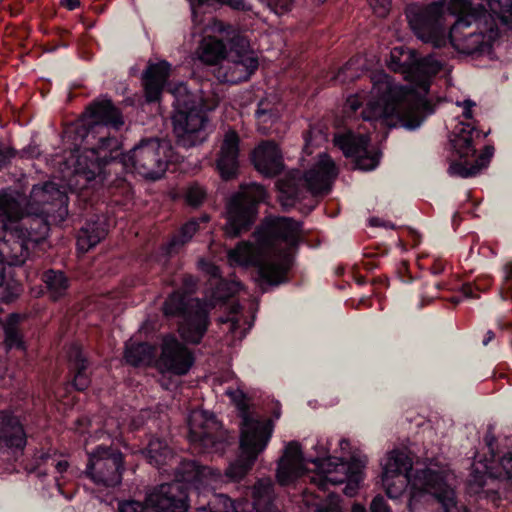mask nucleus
Returning a JSON list of instances; mask_svg holds the SVG:
<instances>
[{
  "label": "nucleus",
  "mask_w": 512,
  "mask_h": 512,
  "mask_svg": "<svg viewBox=\"0 0 512 512\" xmlns=\"http://www.w3.org/2000/svg\"><path fill=\"white\" fill-rule=\"evenodd\" d=\"M442 63L434 56L419 58L413 49L396 46L390 52L388 67L404 75L410 86H401L384 72L372 76V88L350 95L345 110L356 112L363 104V120L371 122L374 129L403 127L414 130L433 113L426 96L432 78L441 71Z\"/></svg>",
  "instance_id": "f257e3e1"
},
{
  "label": "nucleus",
  "mask_w": 512,
  "mask_h": 512,
  "mask_svg": "<svg viewBox=\"0 0 512 512\" xmlns=\"http://www.w3.org/2000/svg\"><path fill=\"white\" fill-rule=\"evenodd\" d=\"M255 245L241 242L228 252L232 266H254L259 278L278 285L285 280L303 239L302 223L288 217H269L254 232Z\"/></svg>",
  "instance_id": "f03ea898"
},
{
  "label": "nucleus",
  "mask_w": 512,
  "mask_h": 512,
  "mask_svg": "<svg viewBox=\"0 0 512 512\" xmlns=\"http://www.w3.org/2000/svg\"><path fill=\"white\" fill-rule=\"evenodd\" d=\"M382 486L391 499H397L409 488V510L415 512L419 499L428 494L433 496L444 512H453L455 506V491L452 488L454 474L446 467L430 463L423 470H413L412 458L402 450H392L381 461Z\"/></svg>",
  "instance_id": "7ed1b4c3"
},
{
  "label": "nucleus",
  "mask_w": 512,
  "mask_h": 512,
  "mask_svg": "<svg viewBox=\"0 0 512 512\" xmlns=\"http://www.w3.org/2000/svg\"><path fill=\"white\" fill-rule=\"evenodd\" d=\"M366 462L352 458L327 456L324 458L305 459L301 446L296 441L289 442L277 463L276 480L281 486H290L307 475L311 485L326 492L331 486L346 483L344 493L354 496L363 480Z\"/></svg>",
  "instance_id": "20e7f679"
},
{
  "label": "nucleus",
  "mask_w": 512,
  "mask_h": 512,
  "mask_svg": "<svg viewBox=\"0 0 512 512\" xmlns=\"http://www.w3.org/2000/svg\"><path fill=\"white\" fill-rule=\"evenodd\" d=\"M82 121L87 131L82 151L77 150L73 155L76 158L73 173L89 182L95 179L119 149L120 143L115 133L124 125V120L111 100L100 99L87 107Z\"/></svg>",
  "instance_id": "39448f33"
},
{
  "label": "nucleus",
  "mask_w": 512,
  "mask_h": 512,
  "mask_svg": "<svg viewBox=\"0 0 512 512\" xmlns=\"http://www.w3.org/2000/svg\"><path fill=\"white\" fill-rule=\"evenodd\" d=\"M171 92L175 107L172 123L177 143L185 148L201 145L213 132L214 126L207 113L217 107L221 95L215 88L212 95L201 89L197 100L184 83L176 85Z\"/></svg>",
  "instance_id": "423d86ee"
},
{
  "label": "nucleus",
  "mask_w": 512,
  "mask_h": 512,
  "mask_svg": "<svg viewBox=\"0 0 512 512\" xmlns=\"http://www.w3.org/2000/svg\"><path fill=\"white\" fill-rule=\"evenodd\" d=\"M405 15L411 30L424 43L441 48L447 43V16L473 21V17L491 15L483 7H472L468 0L438 1L430 5L410 4Z\"/></svg>",
  "instance_id": "0eeeda50"
},
{
  "label": "nucleus",
  "mask_w": 512,
  "mask_h": 512,
  "mask_svg": "<svg viewBox=\"0 0 512 512\" xmlns=\"http://www.w3.org/2000/svg\"><path fill=\"white\" fill-rule=\"evenodd\" d=\"M27 201V213L31 214L35 227L31 225L28 236H19V241L12 247L13 254L8 256L11 263H24L28 258L30 248L43 239L48 233V220L58 218L63 220L67 215L68 197L65 191L53 182L34 185Z\"/></svg>",
  "instance_id": "6e6552de"
},
{
  "label": "nucleus",
  "mask_w": 512,
  "mask_h": 512,
  "mask_svg": "<svg viewBox=\"0 0 512 512\" xmlns=\"http://www.w3.org/2000/svg\"><path fill=\"white\" fill-rule=\"evenodd\" d=\"M489 8L495 15L473 17V21L460 18L450 28L447 42L460 53H490L494 41L499 36L497 20L512 29V0H489Z\"/></svg>",
  "instance_id": "1a4fd4ad"
},
{
  "label": "nucleus",
  "mask_w": 512,
  "mask_h": 512,
  "mask_svg": "<svg viewBox=\"0 0 512 512\" xmlns=\"http://www.w3.org/2000/svg\"><path fill=\"white\" fill-rule=\"evenodd\" d=\"M31 214L27 213L25 197L11 189L0 192V286L6 278V265L18 266L23 263H11L8 256L13 254L12 247L19 236H28L33 227Z\"/></svg>",
  "instance_id": "9d476101"
},
{
  "label": "nucleus",
  "mask_w": 512,
  "mask_h": 512,
  "mask_svg": "<svg viewBox=\"0 0 512 512\" xmlns=\"http://www.w3.org/2000/svg\"><path fill=\"white\" fill-rule=\"evenodd\" d=\"M339 170L327 153H320L310 168L300 177L291 172L277 182L279 201L284 208H290L304 196V187L312 194L327 193L338 176Z\"/></svg>",
  "instance_id": "9b49d317"
},
{
  "label": "nucleus",
  "mask_w": 512,
  "mask_h": 512,
  "mask_svg": "<svg viewBox=\"0 0 512 512\" xmlns=\"http://www.w3.org/2000/svg\"><path fill=\"white\" fill-rule=\"evenodd\" d=\"M205 8L197 13V23L193 21V35L201 34V40L195 50V55L202 63L218 65L228 56L230 50L236 47H244L247 40L232 25L209 17L204 18Z\"/></svg>",
  "instance_id": "f8f14e48"
},
{
  "label": "nucleus",
  "mask_w": 512,
  "mask_h": 512,
  "mask_svg": "<svg viewBox=\"0 0 512 512\" xmlns=\"http://www.w3.org/2000/svg\"><path fill=\"white\" fill-rule=\"evenodd\" d=\"M479 136L480 132L469 122H458L455 125L450 134L449 142L453 154L458 160H452L450 163L448 173L451 176L461 178L473 177L488 166L494 153L492 146H486L473 162L470 161L475 156V140Z\"/></svg>",
  "instance_id": "ddd939ff"
},
{
  "label": "nucleus",
  "mask_w": 512,
  "mask_h": 512,
  "mask_svg": "<svg viewBox=\"0 0 512 512\" xmlns=\"http://www.w3.org/2000/svg\"><path fill=\"white\" fill-rule=\"evenodd\" d=\"M273 433V424L244 417L240 432L241 453L230 463L225 475L232 481L242 479L253 467L258 455L262 453Z\"/></svg>",
  "instance_id": "4468645a"
},
{
  "label": "nucleus",
  "mask_w": 512,
  "mask_h": 512,
  "mask_svg": "<svg viewBox=\"0 0 512 512\" xmlns=\"http://www.w3.org/2000/svg\"><path fill=\"white\" fill-rule=\"evenodd\" d=\"M163 312L166 316L182 317L178 331L188 343L198 344L207 331L209 305L206 302L174 292L165 301Z\"/></svg>",
  "instance_id": "2eb2a0df"
},
{
  "label": "nucleus",
  "mask_w": 512,
  "mask_h": 512,
  "mask_svg": "<svg viewBox=\"0 0 512 512\" xmlns=\"http://www.w3.org/2000/svg\"><path fill=\"white\" fill-rule=\"evenodd\" d=\"M169 150L166 142L156 138L144 139L122 155L121 162L129 172L156 180L161 178L167 169Z\"/></svg>",
  "instance_id": "dca6fc26"
},
{
  "label": "nucleus",
  "mask_w": 512,
  "mask_h": 512,
  "mask_svg": "<svg viewBox=\"0 0 512 512\" xmlns=\"http://www.w3.org/2000/svg\"><path fill=\"white\" fill-rule=\"evenodd\" d=\"M266 198L265 188L257 183L240 186L227 204L225 232L231 237L246 231L257 216V205Z\"/></svg>",
  "instance_id": "f3484780"
},
{
  "label": "nucleus",
  "mask_w": 512,
  "mask_h": 512,
  "mask_svg": "<svg viewBox=\"0 0 512 512\" xmlns=\"http://www.w3.org/2000/svg\"><path fill=\"white\" fill-rule=\"evenodd\" d=\"M122 453L111 447L98 446L88 453L85 475L99 488H114L122 481Z\"/></svg>",
  "instance_id": "a211bd4d"
},
{
  "label": "nucleus",
  "mask_w": 512,
  "mask_h": 512,
  "mask_svg": "<svg viewBox=\"0 0 512 512\" xmlns=\"http://www.w3.org/2000/svg\"><path fill=\"white\" fill-rule=\"evenodd\" d=\"M189 440L204 452H220L224 442L221 441V425L216 417L203 410H193L188 416Z\"/></svg>",
  "instance_id": "6ab92c4d"
},
{
  "label": "nucleus",
  "mask_w": 512,
  "mask_h": 512,
  "mask_svg": "<svg viewBox=\"0 0 512 512\" xmlns=\"http://www.w3.org/2000/svg\"><path fill=\"white\" fill-rule=\"evenodd\" d=\"M244 47H236L228 53L214 71V76L221 83L237 84L247 80L258 68V59Z\"/></svg>",
  "instance_id": "aec40b11"
},
{
  "label": "nucleus",
  "mask_w": 512,
  "mask_h": 512,
  "mask_svg": "<svg viewBox=\"0 0 512 512\" xmlns=\"http://www.w3.org/2000/svg\"><path fill=\"white\" fill-rule=\"evenodd\" d=\"M369 141L368 135H356L353 132L337 135L334 138L335 145L346 157L354 158L356 168L363 171L375 169L380 161V153L369 146Z\"/></svg>",
  "instance_id": "412c9836"
},
{
  "label": "nucleus",
  "mask_w": 512,
  "mask_h": 512,
  "mask_svg": "<svg viewBox=\"0 0 512 512\" xmlns=\"http://www.w3.org/2000/svg\"><path fill=\"white\" fill-rule=\"evenodd\" d=\"M194 364L193 353L173 335H166L161 345V354L156 361L160 372L182 376Z\"/></svg>",
  "instance_id": "4be33fe9"
},
{
  "label": "nucleus",
  "mask_w": 512,
  "mask_h": 512,
  "mask_svg": "<svg viewBox=\"0 0 512 512\" xmlns=\"http://www.w3.org/2000/svg\"><path fill=\"white\" fill-rule=\"evenodd\" d=\"M146 503L155 512H186L189 508L186 485L177 482L161 484L147 494Z\"/></svg>",
  "instance_id": "5701e85b"
},
{
  "label": "nucleus",
  "mask_w": 512,
  "mask_h": 512,
  "mask_svg": "<svg viewBox=\"0 0 512 512\" xmlns=\"http://www.w3.org/2000/svg\"><path fill=\"white\" fill-rule=\"evenodd\" d=\"M173 471L175 481L181 484H190L195 489L206 488L221 479V472L211 467L201 466L194 460H185L174 463L169 467Z\"/></svg>",
  "instance_id": "b1692460"
},
{
  "label": "nucleus",
  "mask_w": 512,
  "mask_h": 512,
  "mask_svg": "<svg viewBox=\"0 0 512 512\" xmlns=\"http://www.w3.org/2000/svg\"><path fill=\"white\" fill-rule=\"evenodd\" d=\"M488 477L500 480L512 479V452L505 453L493 466L481 460L473 462L470 483L481 488Z\"/></svg>",
  "instance_id": "393cba45"
},
{
  "label": "nucleus",
  "mask_w": 512,
  "mask_h": 512,
  "mask_svg": "<svg viewBox=\"0 0 512 512\" xmlns=\"http://www.w3.org/2000/svg\"><path fill=\"white\" fill-rule=\"evenodd\" d=\"M254 167L264 176H274L283 168L282 154L273 141L261 142L252 152Z\"/></svg>",
  "instance_id": "a878e982"
},
{
  "label": "nucleus",
  "mask_w": 512,
  "mask_h": 512,
  "mask_svg": "<svg viewBox=\"0 0 512 512\" xmlns=\"http://www.w3.org/2000/svg\"><path fill=\"white\" fill-rule=\"evenodd\" d=\"M239 142V136L235 131L229 130L225 133L217 159V169L225 180H229L237 174Z\"/></svg>",
  "instance_id": "bb28decb"
},
{
  "label": "nucleus",
  "mask_w": 512,
  "mask_h": 512,
  "mask_svg": "<svg viewBox=\"0 0 512 512\" xmlns=\"http://www.w3.org/2000/svg\"><path fill=\"white\" fill-rule=\"evenodd\" d=\"M171 66L167 61L150 64L144 73V90L148 102L159 100L169 77Z\"/></svg>",
  "instance_id": "cd10ccee"
},
{
  "label": "nucleus",
  "mask_w": 512,
  "mask_h": 512,
  "mask_svg": "<svg viewBox=\"0 0 512 512\" xmlns=\"http://www.w3.org/2000/svg\"><path fill=\"white\" fill-rule=\"evenodd\" d=\"M26 445V434L19 420L0 411V447L23 449Z\"/></svg>",
  "instance_id": "c85d7f7f"
},
{
  "label": "nucleus",
  "mask_w": 512,
  "mask_h": 512,
  "mask_svg": "<svg viewBox=\"0 0 512 512\" xmlns=\"http://www.w3.org/2000/svg\"><path fill=\"white\" fill-rule=\"evenodd\" d=\"M148 462L163 472H169V467L174 463H178V456L173 452L172 448L166 441L154 438L149 441L145 450Z\"/></svg>",
  "instance_id": "c756f323"
},
{
  "label": "nucleus",
  "mask_w": 512,
  "mask_h": 512,
  "mask_svg": "<svg viewBox=\"0 0 512 512\" xmlns=\"http://www.w3.org/2000/svg\"><path fill=\"white\" fill-rule=\"evenodd\" d=\"M240 306L233 305L229 316L225 319H220L221 329L226 332V341L229 345H234L236 341H241L247 331L250 329L251 324L240 315Z\"/></svg>",
  "instance_id": "7c9ffc66"
},
{
  "label": "nucleus",
  "mask_w": 512,
  "mask_h": 512,
  "mask_svg": "<svg viewBox=\"0 0 512 512\" xmlns=\"http://www.w3.org/2000/svg\"><path fill=\"white\" fill-rule=\"evenodd\" d=\"M107 233L104 221L97 219L93 222H88L81 228L77 238L78 249L82 252H87L89 249L96 246Z\"/></svg>",
  "instance_id": "2f4dec72"
},
{
  "label": "nucleus",
  "mask_w": 512,
  "mask_h": 512,
  "mask_svg": "<svg viewBox=\"0 0 512 512\" xmlns=\"http://www.w3.org/2000/svg\"><path fill=\"white\" fill-rule=\"evenodd\" d=\"M252 508L255 512H278L272 501L273 484L271 479H261L253 487Z\"/></svg>",
  "instance_id": "473e14b6"
},
{
  "label": "nucleus",
  "mask_w": 512,
  "mask_h": 512,
  "mask_svg": "<svg viewBox=\"0 0 512 512\" xmlns=\"http://www.w3.org/2000/svg\"><path fill=\"white\" fill-rule=\"evenodd\" d=\"M199 268L206 274L210 275L217 284V289L214 293V297L218 300H224L232 294L236 293L240 289V283L238 282H227L220 279V271L217 266L201 259L198 262Z\"/></svg>",
  "instance_id": "72a5a7b5"
},
{
  "label": "nucleus",
  "mask_w": 512,
  "mask_h": 512,
  "mask_svg": "<svg viewBox=\"0 0 512 512\" xmlns=\"http://www.w3.org/2000/svg\"><path fill=\"white\" fill-rule=\"evenodd\" d=\"M154 357V348L148 343L128 342L125 349L126 361L133 365H145L151 363Z\"/></svg>",
  "instance_id": "f704fd0d"
},
{
  "label": "nucleus",
  "mask_w": 512,
  "mask_h": 512,
  "mask_svg": "<svg viewBox=\"0 0 512 512\" xmlns=\"http://www.w3.org/2000/svg\"><path fill=\"white\" fill-rule=\"evenodd\" d=\"M199 221L208 222L209 216L204 215L201 218H199V220L192 219L185 223L181 227L179 234L173 237L171 241L167 244V246L164 248L165 254L171 255L173 253H176L182 245L188 242L198 230Z\"/></svg>",
  "instance_id": "c9c22d12"
},
{
  "label": "nucleus",
  "mask_w": 512,
  "mask_h": 512,
  "mask_svg": "<svg viewBox=\"0 0 512 512\" xmlns=\"http://www.w3.org/2000/svg\"><path fill=\"white\" fill-rule=\"evenodd\" d=\"M208 505L209 511L205 507H199V512H250V504L247 501L235 503L224 494H213Z\"/></svg>",
  "instance_id": "e433bc0d"
},
{
  "label": "nucleus",
  "mask_w": 512,
  "mask_h": 512,
  "mask_svg": "<svg viewBox=\"0 0 512 512\" xmlns=\"http://www.w3.org/2000/svg\"><path fill=\"white\" fill-rule=\"evenodd\" d=\"M69 361L76 370L73 385L77 390H85L90 383L86 373V359L79 347L74 346L69 352Z\"/></svg>",
  "instance_id": "4c0bfd02"
},
{
  "label": "nucleus",
  "mask_w": 512,
  "mask_h": 512,
  "mask_svg": "<svg viewBox=\"0 0 512 512\" xmlns=\"http://www.w3.org/2000/svg\"><path fill=\"white\" fill-rule=\"evenodd\" d=\"M43 280L46 283L50 296L55 300L62 297L68 289V279L60 271H47L44 274Z\"/></svg>",
  "instance_id": "58836bf2"
},
{
  "label": "nucleus",
  "mask_w": 512,
  "mask_h": 512,
  "mask_svg": "<svg viewBox=\"0 0 512 512\" xmlns=\"http://www.w3.org/2000/svg\"><path fill=\"white\" fill-rule=\"evenodd\" d=\"M312 494L313 492L307 489L303 492V498L306 505L314 507L316 512H344L338 495L329 494L325 500L316 502L310 499Z\"/></svg>",
  "instance_id": "ea45409f"
},
{
  "label": "nucleus",
  "mask_w": 512,
  "mask_h": 512,
  "mask_svg": "<svg viewBox=\"0 0 512 512\" xmlns=\"http://www.w3.org/2000/svg\"><path fill=\"white\" fill-rule=\"evenodd\" d=\"M255 117L258 130L263 134H267L270 126L277 121L279 115L277 110L272 108L267 101H260L258 109L255 112Z\"/></svg>",
  "instance_id": "a19ab883"
},
{
  "label": "nucleus",
  "mask_w": 512,
  "mask_h": 512,
  "mask_svg": "<svg viewBox=\"0 0 512 512\" xmlns=\"http://www.w3.org/2000/svg\"><path fill=\"white\" fill-rule=\"evenodd\" d=\"M191 11L193 13L194 21L197 23V13L200 9L212 6L214 3L227 5L234 10L247 11L250 10V5L246 0H189Z\"/></svg>",
  "instance_id": "79ce46f5"
},
{
  "label": "nucleus",
  "mask_w": 512,
  "mask_h": 512,
  "mask_svg": "<svg viewBox=\"0 0 512 512\" xmlns=\"http://www.w3.org/2000/svg\"><path fill=\"white\" fill-rule=\"evenodd\" d=\"M39 459L43 464L46 466L54 467L56 472L61 475V477H56V485L58 488V491L62 493V485L64 483V476L63 474L68 471L69 463L65 459L57 460L55 457H51L48 454H41Z\"/></svg>",
  "instance_id": "37998d69"
},
{
  "label": "nucleus",
  "mask_w": 512,
  "mask_h": 512,
  "mask_svg": "<svg viewBox=\"0 0 512 512\" xmlns=\"http://www.w3.org/2000/svg\"><path fill=\"white\" fill-rule=\"evenodd\" d=\"M327 141V135L319 128H311L305 136L303 152L311 155L315 147L322 146Z\"/></svg>",
  "instance_id": "c03bdc74"
},
{
  "label": "nucleus",
  "mask_w": 512,
  "mask_h": 512,
  "mask_svg": "<svg viewBox=\"0 0 512 512\" xmlns=\"http://www.w3.org/2000/svg\"><path fill=\"white\" fill-rule=\"evenodd\" d=\"M226 394L231 398V400L235 403V405L237 406V408L240 410L241 412V418H242V421H241V424H243V421H244V417H249L251 419H257L259 421H263V422H266V421H269L271 424H272V421L269 420V419H259L257 417H254L252 415H250L247 411H246V404H245V396L243 394V392L241 390H227L226 391ZM242 425H240L241 427Z\"/></svg>",
  "instance_id": "a18cd8bd"
},
{
  "label": "nucleus",
  "mask_w": 512,
  "mask_h": 512,
  "mask_svg": "<svg viewBox=\"0 0 512 512\" xmlns=\"http://www.w3.org/2000/svg\"><path fill=\"white\" fill-rule=\"evenodd\" d=\"M264 3L271 11L277 15H282L289 12L295 0H260Z\"/></svg>",
  "instance_id": "49530a36"
},
{
  "label": "nucleus",
  "mask_w": 512,
  "mask_h": 512,
  "mask_svg": "<svg viewBox=\"0 0 512 512\" xmlns=\"http://www.w3.org/2000/svg\"><path fill=\"white\" fill-rule=\"evenodd\" d=\"M117 512H149V510L143 502L127 499L118 501Z\"/></svg>",
  "instance_id": "de8ad7c7"
},
{
  "label": "nucleus",
  "mask_w": 512,
  "mask_h": 512,
  "mask_svg": "<svg viewBox=\"0 0 512 512\" xmlns=\"http://www.w3.org/2000/svg\"><path fill=\"white\" fill-rule=\"evenodd\" d=\"M206 196L205 189L199 184H192L188 187L186 192V200L193 206H198L202 203Z\"/></svg>",
  "instance_id": "09e8293b"
},
{
  "label": "nucleus",
  "mask_w": 512,
  "mask_h": 512,
  "mask_svg": "<svg viewBox=\"0 0 512 512\" xmlns=\"http://www.w3.org/2000/svg\"><path fill=\"white\" fill-rule=\"evenodd\" d=\"M373 13L378 17H386L392 6V0H367Z\"/></svg>",
  "instance_id": "8fccbe9b"
},
{
  "label": "nucleus",
  "mask_w": 512,
  "mask_h": 512,
  "mask_svg": "<svg viewBox=\"0 0 512 512\" xmlns=\"http://www.w3.org/2000/svg\"><path fill=\"white\" fill-rule=\"evenodd\" d=\"M5 343L10 349L20 348L23 344L19 333L10 326L5 328Z\"/></svg>",
  "instance_id": "3c124183"
},
{
  "label": "nucleus",
  "mask_w": 512,
  "mask_h": 512,
  "mask_svg": "<svg viewBox=\"0 0 512 512\" xmlns=\"http://www.w3.org/2000/svg\"><path fill=\"white\" fill-rule=\"evenodd\" d=\"M370 510L371 512H391L384 497L381 495L374 497L370 505Z\"/></svg>",
  "instance_id": "603ef678"
},
{
  "label": "nucleus",
  "mask_w": 512,
  "mask_h": 512,
  "mask_svg": "<svg viewBox=\"0 0 512 512\" xmlns=\"http://www.w3.org/2000/svg\"><path fill=\"white\" fill-rule=\"evenodd\" d=\"M457 105L463 108L462 115L465 119L469 120L472 118V108L475 106L473 101L464 100L463 102H457Z\"/></svg>",
  "instance_id": "864d4df0"
},
{
  "label": "nucleus",
  "mask_w": 512,
  "mask_h": 512,
  "mask_svg": "<svg viewBox=\"0 0 512 512\" xmlns=\"http://www.w3.org/2000/svg\"><path fill=\"white\" fill-rule=\"evenodd\" d=\"M461 292L465 298H476L477 297V295L474 293V287L471 284L463 285Z\"/></svg>",
  "instance_id": "5fc2aeb1"
},
{
  "label": "nucleus",
  "mask_w": 512,
  "mask_h": 512,
  "mask_svg": "<svg viewBox=\"0 0 512 512\" xmlns=\"http://www.w3.org/2000/svg\"><path fill=\"white\" fill-rule=\"evenodd\" d=\"M503 271L505 284L509 287V282L512 281V262L507 263L504 266Z\"/></svg>",
  "instance_id": "6e6d98bb"
},
{
  "label": "nucleus",
  "mask_w": 512,
  "mask_h": 512,
  "mask_svg": "<svg viewBox=\"0 0 512 512\" xmlns=\"http://www.w3.org/2000/svg\"><path fill=\"white\" fill-rule=\"evenodd\" d=\"M369 222H370V225L374 226V227L383 226V227L391 228V229L394 228V225L392 223L384 222L379 218H371Z\"/></svg>",
  "instance_id": "4d7b16f0"
},
{
  "label": "nucleus",
  "mask_w": 512,
  "mask_h": 512,
  "mask_svg": "<svg viewBox=\"0 0 512 512\" xmlns=\"http://www.w3.org/2000/svg\"><path fill=\"white\" fill-rule=\"evenodd\" d=\"M61 4L68 10H74L80 5V1L79 0H61Z\"/></svg>",
  "instance_id": "13d9d810"
},
{
  "label": "nucleus",
  "mask_w": 512,
  "mask_h": 512,
  "mask_svg": "<svg viewBox=\"0 0 512 512\" xmlns=\"http://www.w3.org/2000/svg\"><path fill=\"white\" fill-rule=\"evenodd\" d=\"M112 422H113V419L107 420L104 425V429H105V432L108 433L110 436H116L117 431L115 429H113Z\"/></svg>",
  "instance_id": "bf43d9fd"
},
{
  "label": "nucleus",
  "mask_w": 512,
  "mask_h": 512,
  "mask_svg": "<svg viewBox=\"0 0 512 512\" xmlns=\"http://www.w3.org/2000/svg\"><path fill=\"white\" fill-rule=\"evenodd\" d=\"M494 338V333L492 331H488L486 337L483 340V345H487Z\"/></svg>",
  "instance_id": "052dcab7"
},
{
  "label": "nucleus",
  "mask_w": 512,
  "mask_h": 512,
  "mask_svg": "<svg viewBox=\"0 0 512 512\" xmlns=\"http://www.w3.org/2000/svg\"><path fill=\"white\" fill-rule=\"evenodd\" d=\"M339 446H340V449L342 451H344L349 448V442L346 439H341L339 442Z\"/></svg>",
  "instance_id": "680f3d73"
},
{
  "label": "nucleus",
  "mask_w": 512,
  "mask_h": 512,
  "mask_svg": "<svg viewBox=\"0 0 512 512\" xmlns=\"http://www.w3.org/2000/svg\"><path fill=\"white\" fill-rule=\"evenodd\" d=\"M352 512H366V509L364 506H362L360 504H355L352 507Z\"/></svg>",
  "instance_id": "e2e57ef3"
},
{
  "label": "nucleus",
  "mask_w": 512,
  "mask_h": 512,
  "mask_svg": "<svg viewBox=\"0 0 512 512\" xmlns=\"http://www.w3.org/2000/svg\"><path fill=\"white\" fill-rule=\"evenodd\" d=\"M318 446H320V447H321V449H322V454H323V455H326V454L328 453V451H329V447H327V445H326V444H322V443L318 442V444L316 445V447H315V448H317Z\"/></svg>",
  "instance_id": "0e129e2a"
},
{
  "label": "nucleus",
  "mask_w": 512,
  "mask_h": 512,
  "mask_svg": "<svg viewBox=\"0 0 512 512\" xmlns=\"http://www.w3.org/2000/svg\"><path fill=\"white\" fill-rule=\"evenodd\" d=\"M36 472H37L38 476L42 475V472H41V469H40V465L36 468Z\"/></svg>",
  "instance_id": "69168bd1"
},
{
  "label": "nucleus",
  "mask_w": 512,
  "mask_h": 512,
  "mask_svg": "<svg viewBox=\"0 0 512 512\" xmlns=\"http://www.w3.org/2000/svg\"><path fill=\"white\" fill-rule=\"evenodd\" d=\"M452 301H453L454 303H459L460 299H459V298H452Z\"/></svg>",
  "instance_id": "338daca9"
},
{
  "label": "nucleus",
  "mask_w": 512,
  "mask_h": 512,
  "mask_svg": "<svg viewBox=\"0 0 512 512\" xmlns=\"http://www.w3.org/2000/svg\"><path fill=\"white\" fill-rule=\"evenodd\" d=\"M316 1H317V3L321 4V3H323L325 0H316Z\"/></svg>",
  "instance_id": "774afa93"
}]
</instances>
